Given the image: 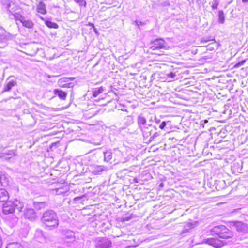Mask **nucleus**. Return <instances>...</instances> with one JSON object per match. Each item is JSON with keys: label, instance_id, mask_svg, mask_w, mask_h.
Instances as JSON below:
<instances>
[{"label": "nucleus", "instance_id": "10", "mask_svg": "<svg viewBox=\"0 0 248 248\" xmlns=\"http://www.w3.org/2000/svg\"><path fill=\"white\" fill-rule=\"evenodd\" d=\"M112 158L114 162L118 163L122 160L123 153L118 149L111 150Z\"/></svg>", "mask_w": 248, "mask_h": 248}, {"label": "nucleus", "instance_id": "27", "mask_svg": "<svg viewBox=\"0 0 248 248\" xmlns=\"http://www.w3.org/2000/svg\"><path fill=\"white\" fill-rule=\"evenodd\" d=\"M104 89L102 87L95 88L93 91V97H96L99 94L102 93Z\"/></svg>", "mask_w": 248, "mask_h": 248}, {"label": "nucleus", "instance_id": "39", "mask_svg": "<svg viewBox=\"0 0 248 248\" xmlns=\"http://www.w3.org/2000/svg\"><path fill=\"white\" fill-rule=\"evenodd\" d=\"M246 61L245 60H243L241 62H238L236 65H235V67H240L242 65H243L244 63Z\"/></svg>", "mask_w": 248, "mask_h": 248}, {"label": "nucleus", "instance_id": "1", "mask_svg": "<svg viewBox=\"0 0 248 248\" xmlns=\"http://www.w3.org/2000/svg\"><path fill=\"white\" fill-rule=\"evenodd\" d=\"M137 122L144 139L149 137L155 130L157 129L155 125H153L151 124H147V120L142 114L138 115Z\"/></svg>", "mask_w": 248, "mask_h": 248}, {"label": "nucleus", "instance_id": "8", "mask_svg": "<svg viewBox=\"0 0 248 248\" xmlns=\"http://www.w3.org/2000/svg\"><path fill=\"white\" fill-rule=\"evenodd\" d=\"M233 227L238 232L244 233L248 232V225L247 224L237 221L234 223Z\"/></svg>", "mask_w": 248, "mask_h": 248}, {"label": "nucleus", "instance_id": "2", "mask_svg": "<svg viewBox=\"0 0 248 248\" xmlns=\"http://www.w3.org/2000/svg\"><path fill=\"white\" fill-rule=\"evenodd\" d=\"M41 222L51 229L56 228L59 225V219L56 213L52 210L45 212L41 218Z\"/></svg>", "mask_w": 248, "mask_h": 248}, {"label": "nucleus", "instance_id": "41", "mask_svg": "<svg viewBox=\"0 0 248 248\" xmlns=\"http://www.w3.org/2000/svg\"><path fill=\"white\" fill-rule=\"evenodd\" d=\"M175 76H176V74L175 73H173V72H170L168 74V77L170 78H174L175 77Z\"/></svg>", "mask_w": 248, "mask_h": 248}, {"label": "nucleus", "instance_id": "36", "mask_svg": "<svg viewBox=\"0 0 248 248\" xmlns=\"http://www.w3.org/2000/svg\"><path fill=\"white\" fill-rule=\"evenodd\" d=\"M77 3L79 4L80 5H84L85 7L86 5V2L84 0H74Z\"/></svg>", "mask_w": 248, "mask_h": 248}, {"label": "nucleus", "instance_id": "33", "mask_svg": "<svg viewBox=\"0 0 248 248\" xmlns=\"http://www.w3.org/2000/svg\"><path fill=\"white\" fill-rule=\"evenodd\" d=\"M75 79L74 78H61L59 81L60 82H68L69 80H73Z\"/></svg>", "mask_w": 248, "mask_h": 248}, {"label": "nucleus", "instance_id": "26", "mask_svg": "<svg viewBox=\"0 0 248 248\" xmlns=\"http://www.w3.org/2000/svg\"><path fill=\"white\" fill-rule=\"evenodd\" d=\"M6 248H23V247L17 242H12L8 244Z\"/></svg>", "mask_w": 248, "mask_h": 248}, {"label": "nucleus", "instance_id": "7", "mask_svg": "<svg viewBox=\"0 0 248 248\" xmlns=\"http://www.w3.org/2000/svg\"><path fill=\"white\" fill-rule=\"evenodd\" d=\"M108 167L104 165H95L91 167V171L94 175H101L108 170Z\"/></svg>", "mask_w": 248, "mask_h": 248}, {"label": "nucleus", "instance_id": "12", "mask_svg": "<svg viewBox=\"0 0 248 248\" xmlns=\"http://www.w3.org/2000/svg\"><path fill=\"white\" fill-rule=\"evenodd\" d=\"M8 3L7 4L3 3V5H5V8L6 10L8 12V14L9 15H11L13 16H14V13H16L17 11H19V10H21L20 9H19L18 8H12L11 9H10V7L11 6V4L10 2V0H7Z\"/></svg>", "mask_w": 248, "mask_h": 248}, {"label": "nucleus", "instance_id": "13", "mask_svg": "<svg viewBox=\"0 0 248 248\" xmlns=\"http://www.w3.org/2000/svg\"><path fill=\"white\" fill-rule=\"evenodd\" d=\"M53 92L54 94L55 95L58 96L60 98V99L62 100H65L66 96L67 95V93L59 89H55Z\"/></svg>", "mask_w": 248, "mask_h": 248}, {"label": "nucleus", "instance_id": "15", "mask_svg": "<svg viewBox=\"0 0 248 248\" xmlns=\"http://www.w3.org/2000/svg\"><path fill=\"white\" fill-rule=\"evenodd\" d=\"M62 235L66 239H71L72 241H75V233L71 230H65L62 231Z\"/></svg>", "mask_w": 248, "mask_h": 248}, {"label": "nucleus", "instance_id": "43", "mask_svg": "<svg viewBox=\"0 0 248 248\" xmlns=\"http://www.w3.org/2000/svg\"><path fill=\"white\" fill-rule=\"evenodd\" d=\"M159 186L160 187H162L163 186V184L162 183H161L159 185Z\"/></svg>", "mask_w": 248, "mask_h": 248}, {"label": "nucleus", "instance_id": "32", "mask_svg": "<svg viewBox=\"0 0 248 248\" xmlns=\"http://www.w3.org/2000/svg\"><path fill=\"white\" fill-rule=\"evenodd\" d=\"M34 205L36 207L38 208L39 209H41V208H44L45 207V203L43 202H35Z\"/></svg>", "mask_w": 248, "mask_h": 248}, {"label": "nucleus", "instance_id": "29", "mask_svg": "<svg viewBox=\"0 0 248 248\" xmlns=\"http://www.w3.org/2000/svg\"><path fill=\"white\" fill-rule=\"evenodd\" d=\"M225 20L224 12L222 10L218 11V21L220 23H223Z\"/></svg>", "mask_w": 248, "mask_h": 248}, {"label": "nucleus", "instance_id": "5", "mask_svg": "<svg viewBox=\"0 0 248 248\" xmlns=\"http://www.w3.org/2000/svg\"><path fill=\"white\" fill-rule=\"evenodd\" d=\"M152 46L150 47V49L154 51L160 49H168L169 46L167 43L162 38L155 39L151 42Z\"/></svg>", "mask_w": 248, "mask_h": 248}, {"label": "nucleus", "instance_id": "6", "mask_svg": "<svg viewBox=\"0 0 248 248\" xmlns=\"http://www.w3.org/2000/svg\"><path fill=\"white\" fill-rule=\"evenodd\" d=\"M96 248H110L111 242L107 238H98L95 240Z\"/></svg>", "mask_w": 248, "mask_h": 248}, {"label": "nucleus", "instance_id": "18", "mask_svg": "<svg viewBox=\"0 0 248 248\" xmlns=\"http://www.w3.org/2000/svg\"><path fill=\"white\" fill-rule=\"evenodd\" d=\"M9 198L8 192L4 189H0V202H6Z\"/></svg>", "mask_w": 248, "mask_h": 248}, {"label": "nucleus", "instance_id": "25", "mask_svg": "<svg viewBox=\"0 0 248 248\" xmlns=\"http://www.w3.org/2000/svg\"><path fill=\"white\" fill-rule=\"evenodd\" d=\"M2 154L3 155L1 156V157H4L5 155H7L8 156V158L9 159L12 158L13 156L16 155V151L13 150H9L6 153H3Z\"/></svg>", "mask_w": 248, "mask_h": 248}, {"label": "nucleus", "instance_id": "22", "mask_svg": "<svg viewBox=\"0 0 248 248\" xmlns=\"http://www.w3.org/2000/svg\"><path fill=\"white\" fill-rule=\"evenodd\" d=\"M104 160L106 162H109L113 160L111 150H107L104 152Z\"/></svg>", "mask_w": 248, "mask_h": 248}, {"label": "nucleus", "instance_id": "30", "mask_svg": "<svg viewBox=\"0 0 248 248\" xmlns=\"http://www.w3.org/2000/svg\"><path fill=\"white\" fill-rule=\"evenodd\" d=\"M54 190L57 195H64L66 193V190L63 188H56Z\"/></svg>", "mask_w": 248, "mask_h": 248}, {"label": "nucleus", "instance_id": "23", "mask_svg": "<svg viewBox=\"0 0 248 248\" xmlns=\"http://www.w3.org/2000/svg\"><path fill=\"white\" fill-rule=\"evenodd\" d=\"M21 23L22 24L23 26L29 29L32 28L34 26V23L31 20H26L25 17Z\"/></svg>", "mask_w": 248, "mask_h": 248}, {"label": "nucleus", "instance_id": "16", "mask_svg": "<svg viewBox=\"0 0 248 248\" xmlns=\"http://www.w3.org/2000/svg\"><path fill=\"white\" fill-rule=\"evenodd\" d=\"M36 11L38 13L41 14H46V9L45 4L42 1H40L37 5Z\"/></svg>", "mask_w": 248, "mask_h": 248}, {"label": "nucleus", "instance_id": "17", "mask_svg": "<svg viewBox=\"0 0 248 248\" xmlns=\"http://www.w3.org/2000/svg\"><path fill=\"white\" fill-rule=\"evenodd\" d=\"M156 130L157 129L155 130L149 137L145 139V140H148V142L149 143H151V142L155 141L161 135V132L160 131H157Z\"/></svg>", "mask_w": 248, "mask_h": 248}, {"label": "nucleus", "instance_id": "40", "mask_svg": "<svg viewBox=\"0 0 248 248\" xmlns=\"http://www.w3.org/2000/svg\"><path fill=\"white\" fill-rule=\"evenodd\" d=\"M132 218V217L131 215L129 217H123L122 218V219L124 221H128L130 220Z\"/></svg>", "mask_w": 248, "mask_h": 248}, {"label": "nucleus", "instance_id": "11", "mask_svg": "<svg viewBox=\"0 0 248 248\" xmlns=\"http://www.w3.org/2000/svg\"><path fill=\"white\" fill-rule=\"evenodd\" d=\"M1 186H7L9 185L10 182V178L7 174L4 173H0Z\"/></svg>", "mask_w": 248, "mask_h": 248}, {"label": "nucleus", "instance_id": "45", "mask_svg": "<svg viewBox=\"0 0 248 248\" xmlns=\"http://www.w3.org/2000/svg\"><path fill=\"white\" fill-rule=\"evenodd\" d=\"M78 198H79V197H76L75 199H78Z\"/></svg>", "mask_w": 248, "mask_h": 248}, {"label": "nucleus", "instance_id": "21", "mask_svg": "<svg viewBox=\"0 0 248 248\" xmlns=\"http://www.w3.org/2000/svg\"><path fill=\"white\" fill-rule=\"evenodd\" d=\"M35 237L38 241L41 242L45 239L43 231L40 229L36 230L35 233Z\"/></svg>", "mask_w": 248, "mask_h": 248}, {"label": "nucleus", "instance_id": "35", "mask_svg": "<svg viewBox=\"0 0 248 248\" xmlns=\"http://www.w3.org/2000/svg\"><path fill=\"white\" fill-rule=\"evenodd\" d=\"M133 24H135V25L139 28L140 26H143L145 25L144 22L139 20H136L134 22Z\"/></svg>", "mask_w": 248, "mask_h": 248}, {"label": "nucleus", "instance_id": "4", "mask_svg": "<svg viewBox=\"0 0 248 248\" xmlns=\"http://www.w3.org/2000/svg\"><path fill=\"white\" fill-rule=\"evenodd\" d=\"M212 232L220 238H227L231 237V233L229 229L223 225L215 226L212 229Z\"/></svg>", "mask_w": 248, "mask_h": 248}, {"label": "nucleus", "instance_id": "20", "mask_svg": "<svg viewBox=\"0 0 248 248\" xmlns=\"http://www.w3.org/2000/svg\"><path fill=\"white\" fill-rule=\"evenodd\" d=\"M16 82L15 80H11L8 82L4 86V92H8L11 90L12 87L16 85Z\"/></svg>", "mask_w": 248, "mask_h": 248}, {"label": "nucleus", "instance_id": "34", "mask_svg": "<svg viewBox=\"0 0 248 248\" xmlns=\"http://www.w3.org/2000/svg\"><path fill=\"white\" fill-rule=\"evenodd\" d=\"M219 4V2L218 0H215L214 3L211 5V7L213 9H217V6Z\"/></svg>", "mask_w": 248, "mask_h": 248}, {"label": "nucleus", "instance_id": "37", "mask_svg": "<svg viewBox=\"0 0 248 248\" xmlns=\"http://www.w3.org/2000/svg\"><path fill=\"white\" fill-rule=\"evenodd\" d=\"M10 34L8 33V35L6 34H0V40H7L8 39V36H9Z\"/></svg>", "mask_w": 248, "mask_h": 248}, {"label": "nucleus", "instance_id": "3", "mask_svg": "<svg viewBox=\"0 0 248 248\" xmlns=\"http://www.w3.org/2000/svg\"><path fill=\"white\" fill-rule=\"evenodd\" d=\"M24 207V203L19 200H15L13 202L8 201L3 205V213L5 215L13 213L16 209L19 212H21Z\"/></svg>", "mask_w": 248, "mask_h": 248}, {"label": "nucleus", "instance_id": "38", "mask_svg": "<svg viewBox=\"0 0 248 248\" xmlns=\"http://www.w3.org/2000/svg\"><path fill=\"white\" fill-rule=\"evenodd\" d=\"M166 126V122L165 121H163L161 122L160 124L159 125V127L161 129H163Z\"/></svg>", "mask_w": 248, "mask_h": 248}, {"label": "nucleus", "instance_id": "31", "mask_svg": "<svg viewBox=\"0 0 248 248\" xmlns=\"http://www.w3.org/2000/svg\"><path fill=\"white\" fill-rule=\"evenodd\" d=\"M216 240L214 238H209L205 240L204 242L211 245H214L216 244Z\"/></svg>", "mask_w": 248, "mask_h": 248}, {"label": "nucleus", "instance_id": "42", "mask_svg": "<svg viewBox=\"0 0 248 248\" xmlns=\"http://www.w3.org/2000/svg\"><path fill=\"white\" fill-rule=\"evenodd\" d=\"M242 2L244 3H246L247 2H248V0H242Z\"/></svg>", "mask_w": 248, "mask_h": 248}, {"label": "nucleus", "instance_id": "19", "mask_svg": "<svg viewBox=\"0 0 248 248\" xmlns=\"http://www.w3.org/2000/svg\"><path fill=\"white\" fill-rule=\"evenodd\" d=\"M197 222L196 221L187 222L184 226V228L182 232L186 233L192 228H194L197 225Z\"/></svg>", "mask_w": 248, "mask_h": 248}, {"label": "nucleus", "instance_id": "28", "mask_svg": "<svg viewBox=\"0 0 248 248\" xmlns=\"http://www.w3.org/2000/svg\"><path fill=\"white\" fill-rule=\"evenodd\" d=\"M45 24L49 28L58 29L59 27L57 23L48 20L46 21Z\"/></svg>", "mask_w": 248, "mask_h": 248}, {"label": "nucleus", "instance_id": "14", "mask_svg": "<svg viewBox=\"0 0 248 248\" xmlns=\"http://www.w3.org/2000/svg\"><path fill=\"white\" fill-rule=\"evenodd\" d=\"M210 41H213V42L209 44L207 46H209V49L213 50L214 47H217V43L216 42L214 39H206L204 38H202L201 39V44H204L205 43H207Z\"/></svg>", "mask_w": 248, "mask_h": 248}, {"label": "nucleus", "instance_id": "9", "mask_svg": "<svg viewBox=\"0 0 248 248\" xmlns=\"http://www.w3.org/2000/svg\"><path fill=\"white\" fill-rule=\"evenodd\" d=\"M24 215L25 218L31 221H34L37 217L35 212L32 208L26 209Z\"/></svg>", "mask_w": 248, "mask_h": 248}, {"label": "nucleus", "instance_id": "24", "mask_svg": "<svg viewBox=\"0 0 248 248\" xmlns=\"http://www.w3.org/2000/svg\"><path fill=\"white\" fill-rule=\"evenodd\" d=\"M22 11L21 9L17 11L16 13H14V16H13L14 19L16 21H19L20 22L22 21V20H23L24 18L22 15Z\"/></svg>", "mask_w": 248, "mask_h": 248}, {"label": "nucleus", "instance_id": "44", "mask_svg": "<svg viewBox=\"0 0 248 248\" xmlns=\"http://www.w3.org/2000/svg\"><path fill=\"white\" fill-rule=\"evenodd\" d=\"M92 26L94 28V25L93 24H92Z\"/></svg>", "mask_w": 248, "mask_h": 248}]
</instances>
